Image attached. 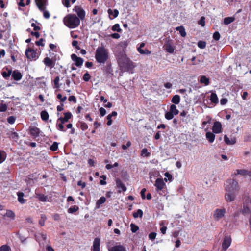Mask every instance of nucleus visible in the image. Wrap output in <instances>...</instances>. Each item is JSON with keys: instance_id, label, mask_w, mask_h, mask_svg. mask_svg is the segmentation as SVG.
<instances>
[{"instance_id": "1", "label": "nucleus", "mask_w": 251, "mask_h": 251, "mask_svg": "<svg viewBox=\"0 0 251 251\" xmlns=\"http://www.w3.org/2000/svg\"><path fill=\"white\" fill-rule=\"evenodd\" d=\"M117 59L119 66L122 71L132 73L135 65L124 52L119 53L117 55Z\"/></svg>"}, {"instance_id": "2", "label": "nucleus", "mask_w": 251, "mask_h": 251, "mask_svg": "<svg viewBox=\"0 0 251 251\" xmlns=\"http://www.w3.org/2000/svg\"><path fill=\"white\" fill-rule=\"evenodd\" d=\"M63 22L65 25L70 28L77 27L80 23L79 18L75 14H72L66 15L63 19Z\"/></svg>"}, {"instance_id": "3", "label": "nucleus", "mask_w": 251, "mask_h": 251, "mask_svg": "<svg viewBox=\"0 0 251 251\" xmlns=\"http://www.w3.org/2000/svg\"><path fill=\"white\" fill-rule=\"evenodd\" d=\"M108 52L103 46L99 47L95 52V58L98 63L104 64L108 59Z\"/></svg>"}, {"instance_id": "4", "label": "nucleus", "mask_w": 251, "mask_h": 251, "mask_svg": "<svg viewBox=\"0 0 251 251\" xmlns=\"http://www.w3.org/2000/svg\"><path fill=\"white\" fill-rule=\"evenodd\" d=\"M225 185L226 192L238 193L239 191V185L237 181L232 179H229L226 181Z\"/></svg>"}, {"instance_id": "5", "label": "nucleus", "mask_w": 251, "mask_h": 251, "mask_svg": "<svg viewBox=\"0 0 251 251\" xmlns=\"http://www.w3.org/2000/svg\"><path fill=\"white\" fill-rule=\"evenodd\" d=\"M226 213V211L224 208H217L214 211L213 218L214 220L218 221L224 217Z\"/></svg>"}, {"instance_id": "6", "label": "nucleus", "mask_w": 251, "mask_h": 251, "mask_svg": "<svg viewBox=\"0 0 251 251\" xmlns=\"http://www.w3.org/2000/svg\"><path fill=\"white\" fill-rule=\"evenodd\" d=\"M25 54L27 59L30 60H35L38 58L36 51L31 48L27 49Z\"/></svg>"}, {"instance_id": "7", "label": "nucleus", "mask_w": 251, "mask_h": 251, "mask_svg": "<svg viewBox=\"0 0 251 251\" xmlns=\"http://www.w3.org/2000/svg\"><path fill=\"white\" fill-rule=\"evenodd\" d=\"M73 11L76 12L78 18L79 20H83L85 17V11L84 10L79 6H75L73 8Z\"/></svg>"}, {"instance_id": "8", "label": "nucleus", "mask_w": 251, "mask_h": 251, "mask_svg": "<svg viewBox=\"0 0 251 251\" xmlns=\"http://www.w3.org/2000/svg\"><path fill=\"white\" fill-rule=\"evenodd\" d=\"M40 132V129L36 126H30L29 127V133L34 138L39 137Z\"/></svg>"}, {"instance_id": "9", "label": "nucleus", "mask_w": 251, "mask_h": 251, "mask_svg": "<svg viewBox=\"0 0 251 251\" xmlns=\"http://www.w3.org/2000/svg\"><path fill=\"white\" fill-rule=\"evenodd\" d=\"M72 60L75 62V65L77 67H81L84 62L83 58L78 57L75 54H72L71 55Z\"/></svg>"}, {"instance_id": "10", "label": "nucleus", "mask_w": 251, "mask_h": 251, "mask_svg": "<svg viewBox=\"0 0 251 251\" xmlns=\"http://www.w3.org/2000/svg\"><path fill=\"white\" fill-rule=\"evenodd\" d=\"M165 50L170 53H173L175 50V47L172 46V41L170 40H167L164 46Z\"/></svg>"}, {"instance_id": "11", "label": "nucleus", "mask_w": 251, "mask_h": 251, "mask_svg": "<svg viewBox=\"0 0 251 251\" xmlns=\"http://www.w3.org/2000/svg\"><path fill=\"white\" fill-rule=\"evenodd\" d=\"M238 193L231 192H226L225 195V198L226 201L227 202H232L235 200L236 196Z\"/></svg>"}, {"instance_id": "12", "label": "nucleus", "mask_w": 251, "mask_h": 251, "mask_svg": "<svg viewBox=\"0 0 251 251\" xmlns=\"http://www.w3.org/2000/svg\"><path fill=\"white\" fill-rule=\"evenodd\" d=\"M222 127L221 122L219 121H216L214 123L212 127V131L214 133L218 134L222 132Z\"/></svg>"}, {"instance_id": "13", "label": "nucleus", "mask_w": 251, "mask_h": 251, "mask_svg": "<svg viewBox=\"0 0 251 251\" xmlns=\"http://www.w3.org/2000/svg\"><path fill=\"white\" fill-rule=\"evenodd\" d=\"M116 184L117 188L119 189L118 193H121L122 192H125L126 191V185L122 182V181L119 178L116 179Z\"/></svg>"}, {"instance_id": "14", "label": "nucleus", "mask_w": 251, "mask_h": 251, "mask_svg": "<svg viewBox=\"0 0 251 251\" xmlns=\"http://www.w3.org/2000/svg\"><path fill=\"white\" fill-rule=\"evenodd\" d=\"M165 184L161 178H157L156 180L155 186L156 187V191L159 192L163 189Z\"/></svg>"}, {"instance_id": "15", "label": "nucleus", "mask_w": 251, "mask_h": 251, "mask_svg": "<svg viewBox=\"0 0 251 251\" xmlns=\"http://www.w3.org/2000/svg\"><path fill=\"white\" fill-rule=\"evenodd\" d=\"M37 6L40 11H44L46 5V0H35Z\"/></svg>"}, {"instance_id": "16", "label": "nucleus", "mask_w": 251, "mask_h": 251, "mask_svg": "<svg viewBox=\"0 0 251 251\" xmlns=\"http://www.w3.org/2000/svg\"><path fill=\"white\" fill-rule=\"evenodd\" d=\"M55 61L52 60V59L49 57H46L43 60V62L46 66H48L50 68L54 67L55 64Z\"/></svg>"}, {"instance_id": "17", "label": "nucleus", "mask_w": 251, "mask_h": 251, "mask_svg": "<svg viewBox=\"0 0 251 251\" xmlns=\"http://www.w3.org/2000/svg\"><path fill=\"white\" fill-rule=\"evenodd\" d=\"M109 251H127L126 248L122 245H117L109 249Z\"/></svg>"}, {"instance_id": "18", "label": "nucleus", "mask_w": 251, "mask_h": 251, "mask_svg": "<svg viewBox=\"0 0 251 251\" xmlns=\"http://www.w3.org/2000/svg\"><path fill=\"white\" fill-rule=\"evenodd\" d=\"M100 240L99 238H96L94 239L93 245V251H100Z\"/></svg>"}, {"instance_id": "19", "label": "nucleus", "mask_w": 251, "mask_h": 251, "mask_svg": "<svg viewBox=\"0 0 251 251\" xmlns=\"http://www.w3.org/2000/svg\"><path fill=\"white\" fill-rule=\"evenodd\" d=\"M251 213V205L244 204L242 209V213L244 215H247Z\"/></svg>"}, {"instance_id": "20", "label": "nucleus", "mask_w": 251, "mask_h": 251, "mask_svg": "<svg viewBox=\"0 0 251 251\" xmlns=\"http://www.w3.org/2000/svg\"><path fill=\"white\" fill-rule=\"evenodd\" d=\"M12 78L16 80L19 81L21 79L22 77V74L17 70H14L12 74Z\"/></svg>"}, {"instance_id": "21", "label": "nucleus", "mask_w": 251, "mask_h": 251, "mask_svg": "<svg viewBox=\"0 0 251 251\" xmlns=\"http://www.w3.org/2000/svg\"><path fill=\"white\" fill-rule=\"evenodd\" d=\"M230 244L231 239L227 237L224 238L223 242L222 243L223 249L224 250H226L230 246Z\"/></svg>"}, {"instance_id": "22", "label": "nucleus", "mask_w": 251, "mask_h": 251, "mask_svg": "<svg viewBox=\"0 0 251 251\" xmlns=\"http://www.w3.org/2000/svg\"><path fill=\"white\" fill-rule=\"evenodd\" d=\"M107 12L111 19L116 18L119 15V11L116 9L114 10L111 9H108Z\"/></svg>"}, {"instance_id": "23", "label": "nucleus", "mask_w": 251, "mask_h": 251, "mask_svg": "<svg viewBox=\"0 0 251 251\" xmlns=\"http://www.w3.org/2000/svg\"><path fill=\"white\" fill-rule=\"evenodd\" d=\"M145 46V44L144 43H141L140 44V46L138 48H137V50L138 51L142 54H150L151 53L150 51H149L148 50L146 49L145 50H144L142 49V48L144 47Z\"/></svg>"}, {"instance_id": "24", "label": "nucleus", "mask_w": 251, "mask_h": 251, "mask_svg": "<svg viewBox=\"0 0 251 251\" xmlns=\"http://www.w3.org/2000/svg\"><path fill=\"white\" fill-rule=\"evenodd\" d=\"M4 217L9 218L11 220H14L16 215L15 213L11 210H7L6 213L3 215Z\"/></svg>"}, {"instance_id": "25", "label": "nucleus", "mask_w": 251, "mask_h": 251, "mask_svg": "<svg viewBox=\"0 0 251 251\" xmlns=\"http://www.w3.org/2000/svg\"><path fill=\"white\" fill-rule=\"evenodd\" d=\"M206 138L209 143H212L215 140V135L213 132H207L206 133Z\"/></svg>"}, {"instance_id": "26", "label": "nucleus", "mask_w": 251, "mask_h": 251, "mask_svg": "<svg viewBox=\"0 0 251 251\" xmlns=\"http://www.w3.org/2000/svg\"><path fill=\"white\" fill-rule=\"evenodd\" d=\"M224 140L225 142L227 145H234L236 143V139L235 138H232L231 140H230L226 135L224 136Z\"/></svg>"}, {"instance_id": "27", "label": "nucleus", "mask_w": 251, "mask_h": 251, "mask_svg": "<svg viewBox=\"0 0 251 251\" xmlns=\"http://www.w3.org/2000/svg\"><path fill=\"white\" fill-rule=\"evenodd\" d=\"M106 201V198L102 196L96 202L95 209H99L100 205Z\"/></svg>"}, {"instance_id": "28", "label": "nucleus", "mask_w": 251, "mask_h": 251, "mask_svg": "<svg viewBox=\"0 0 251 251\" xmlns=\"http://www.w3.org/2000/svg\"><path fill=\"white\" fill-rule=\"evenodd\" d=\"M176 30L179 32V33L182 37H184L186 36L185 29L183 26H180L176 27Z\"/></svg>"}, {"instance_id": "29", "label": "nucleus", "mask_w": 251, "mask_h": 251, "mask_svg": "<svg viewBox=\"0 0 251 251\" xmlns=\"http://www.w3.org/2000/svg\"><path fill=\"white\" fill-rule=\"evenodd\" d=\"M18 196V201L21 203L23 204L26 202V200L23 198L24 196V194L23 192H19L17 193Z\"/></svg>"}, {"instance_id": "30", "label": "nucleus", "mask_w": 251, "mask_h": 251, "mask_svg": "<svg viewBox=\"0 0 251 251\" xmlns=\"http://www.w3.org/2000/svg\"><path fill=\"white\" fill-rule=\"evenodd\" d=\"M36 198L38 199L39 201L42 202H45L47 201L48 197L43 194L36 193Z\"/></svg>"}, {"instance_id": "31", "label": "nucleus", "mask_w": 251, "mask_h": 251, "mask_svg": "<svg viewBox=\"0 0 251 251\" xmlns=\"http://www.w3.org/2000/svg\"><path fill=\"white\" fill-rule=\"evenodd\" d=\"M41 118L43 121H47L49 117V115L46 110H43L41 112Z\"/></svg>"}, {"instance_id": "32", "label": "nucleus", "mask_w": 251, "mask_h": 251, "mask_svg": "<svg viewBox=\"0 0 251 251\" xmlns=\"http://www.w3.org/2000/svg\"><path fill=\"white\" fill-rule=\"evenodd\" d=\"M210 100L212 102L215 104L218 103V98L217 95L215 93H212L210 95Z\"/></svg>"}, {"instance_id": "33", "label": "nucleus", "mask_w": 251, "mask_h": 251, "mask_svg": "<svg viewBox=\"0 0 251 251\" xmlns=\"http://www.w3.org/2000/svg\"><path fill=\"white\" fill-rule=\"evenodd\" d=\"M180 97L178 95H174L172 100L171 102L175 104H178L180 102Z\"/></svg>"}, {"instance_id": "34", "label": "nucleus", "mask_w": 251, "mask_h": 251, "mask_svg": "<svg viewBox=\"0 0 251 251\" xmlns=\"http://www.w3.org/2000/svg\"><path fill=\"white\" fill-rule=\"evenodd\" d=\"M169 111L174 115H176L179 113L178 110L177 109L176 106L175 104L171 105Z\"/></svg>"}, {"instance_id": "35", "label": "nucleus", "mask_w": 251, "mask_h": 251, "mask_svg": "<svg viewBox=\"0 0 251 251\" xmlns=\"http://www.w3.org/2000/svg\"><path fill=\"white\" fill-rule=\"evenodd\" d=\"M200 82L201 83L204 84L205 85H208L210 83L209 79L204 75L201 76Z\"/></svg>"}, {"instance_id": "36", "label": "nucleus", "mask_w": 251, "mask_h": 251, "mask_svg": "<svg viewBox=\"0 0 251 251\" xmlns=\"http://www.w3.org/2000/svg\"><path fill=\"white\" fill-rule=\"evenodd\" d=\"M236 172L234 173L235 175H240L242 176H247L248 170L245 169H237L236 170Z\"/></svg>"}, {"instance_id": "37", "label": "nucleus", "mask_w": 251, "mask_h": 251, "mask_svg": "<svg viewBox=\"0 0 251 251\" xmlns=\"http://www.w3.org/2000/svg\"><path fill=\"white\" fill-rule=\"evenodd\" d=\"M46 219L47 217L45 214H42L41 215L40 219L39 221V224L41 226H44Z\"/></svg>"}, {"instance_id": "38", "label": "nucleus", "mask_w": 251, "mask_h": 251, "mask_svg": "<svg viewBox=\"0 0 251 251\" xmlns=\"http://www.w3.org/2000/svg\"><path fill=\"white\" fill-rule=\"evenodd\" d=\"M235 20V18L234 17H226L224 19V23L226 25H227L232 22H233Z\"/></svg>"}, {"instance_id": "39", "label": "nucleus", "mask_w": 251, "mask_h": 251, "mask_svg": "<svg viewBox=\"0 0 251 251\" xmlns=\"http://www.w3.org/2000/svg\"><path fill=\"white\" fill-rule=\"evenodd\" d=\"M60 77L59 76L55 77L54 82V88L58 89L60 88L61 85L59 84Z\"/></svg>"}, {"instance_id": "40", "label": "nucleus", "mask_w": 251, "mask_h": 251, "mask_svg": "<svg viewBox=\"0 0 251 251\" xmlns=\"http://www.w3.org/2000/svg\"><path fill=\"white\" fill-rule=\"evenodd\" d=\"M151 155V153L148 151V150L147 148H144L141 151V155L144 157H148L150 156Z\"/></svg>"}, {"instance_id": "41", "label": "nucleus", "mask_w": 251, "mask_h": 251, "mask_svg": "<svg viewBox=\"0 0 251 251\" xmlns=\"http://www.w3.org/2000/svg\"><path fill=\"white\" fill-rule=\"evenodd\" d=\"M19 139V136L18 134L16 132H14L12 134V136L10 139L12 140V141L17 142L18 140Z\"/></svg>"}, {"instance_id": "42", "label": "nucleus", "mask_w": 251, "mask_h": 251, "mask_svg": "<svg viewBox=\"0 0 251 251\" xmlns=\"http://www.w3.org/2000/svg\"><path fill=\"white\" fill-rule=\"evenodd\" d=\"M143 212L141 209H138L136 212L133 213L134 218H136L138 217H142L143 216Z\"/></svg>"}, {"instance_id": "43", "label": "nucleus", "mask_w": 251, "mask_h": 251, "mask_svg": "<svg viewBox=\"0 0 251 251\" xmlns=\"http://www.w3.org/2000/svg\"><path fill=\"white\" fill-rule=\"evenodd\" d=\"M78 210H79V207L77 206L74 205V206H72L71 207H70L68 210V212L69 213H73L75 212H76Z\"/></svg>"}, {"instance_id": "44", "label": "nucleus", "mask_w": 251, "mask_h": 251, "mask_svg": "<svg viewBox=\"0 0 251 251\" xmlns=\"http://www.w3.org/2000/svg\"><path fill=\"white\" fill-rule=\"evenodd\" d=\"M198 47L201 49H204L206 46V42L204 41H199L197 43Z\"/></svg>"}, {"instance_id": "45", "label": "nucleus", "mask_w": 251, "mask_h": 251, "mask_svg": "<svg viewBox=\"0 0 251 251\" xmlns=\"http://www.w3.org/2000/svg\"><path fill=\"white\" fill-rule=\"evenodd\" d=\"M131 230L133 233H136L139 230V227L134 223L130 224Z\"/></svg>"}, {"instance_id": "46", "label": "nucleus", "mask_w": 251, "mask_h": 251, "mask_svg": "<svg viewBox=\"0 0 251 251\" xmlns=\"http://www.w3.org/2000/svg\"><path fill=\"white\" fill-rule=\"evenodd\" d=\"M50 150L52 151H56L58 149V143L54 142L50 147Z\"/></svg>"}, {"instance_id": "47", "label": "nucleus", "mask_w": 251, "mask_h": 251, "mask_svg": "<svg viewBox=\"0 0 251 251\" xmlns=\"http://www.w3.org/2000/svg\"><path fill=\"white\" fill-rule=\"evenodd\" d=\"M112 30L114 31H117L118 32H120L122 31V29L120 27V25L119 24H115L112 27Z\"/></svg>"}, {"instance_id": "48", "label": "nucleus", "mask_w": 251, "mask_h": 251, "mask_svg": "<svg viewBox=\"0 0 251 251\" xmlns=\"http://www.w3.org/2000/svg\"><path fill=\"white\" fill-rule=\"evenodd\" d=\"M0 251H11V250L9 246L3 245L0 247Z\"/></svg>"}, {"instance_id": "49", "label": "nucleus", "mask_w": 251, "mask_h": 251, "mask_svg": "<svg viewBox=\"0 0 251 251\" xmlns=\"http://www.w3.org/2000/svg\"><path fill=\"white\" fill-rule=\"evenodd\" d=\"M174 115L171 113L170 111L167 112L165 114V117L167 120H171L173 118Z\"/></svg>"}, {"instance_id": "50", "label": "nucleus", "mask_w": 251, "mask_h": 251, "mask_svg": "<svg viewBox=\"0 0 251 251\" xmlns=\"http://www.w3.org/2000/svg\"><path fill=\"white\" fill-rule=\"evenodd\" d=\"M11 74H12V71L11 70H10L7 72H3L2 73V76L4 78L7 79L11 75Z\"/></svg>"}, {"instance_id": "51", "label": "nucleus", "mask_w": 251, "mask_h": 251, "mask_svg": "<svg viewBox=\"0 0 251 251\" xmlns=\"http://www.w3.org/2000/svg\"><path fill=\"white\" fill-rule=\"evenodd\" d=\"M205 18L203 16L201 17L200 19L198 21V24L200 25L201 26L203 27L205 25Z\"/></svg>"}, {"instance_id": "52", "label": "nucleus", "mask_w": 251, "mask_h": 251, "mask_svg": "<svg viewBox=\"0 0 251 251\" xmlns=\"http://www.w3.org/2000/svg\"><path fill=\"white\" fill-rule=\"evenodd\" d=\"M90 78H91V75L89 74L88 72H86L84 74L83 76V79L85 81H86V82L88 81L90 79Z\"/></svg>"}, {"instance_id": "53", "label": "nucleus", "mask_w": 251, "mask_h": 251, "mask_svg": "<svg viewBox=\"0 0 251 251\" xmlns=\"http://www.w3.org/2000/svg\"><path fill=\"white\" fill-rule=\"evenodd\" d=\"M64 124H62V123L60 122V123L57 125V128L60 131L65 132L66 130L64 129V126H63Z\"/></svg>"}, {"instance_id": "54", "label": "nucleus", "mask_w": 251, "mask_h": 251, "mask_svg": "<svg viewBox=\"0 0 251 251\" xmlns=\"http://www.w3.org/2000/svg\"><path fill=\"white\" fill-rule=\"evenodd\" d=\"M57 98L58 99L60 100V102L61 103H63L66 100L67 97L66 96L62 97V95L61 94H58L57 95Z\"/></svg>"}, {"instance_id": "55", "label": "nucleus", "mask_w": 251, "mask_h": 251, "mask_svg": "<svg viewBox=\"0 0 251 251\" xmlns=\"http://www.w3.org/2000/svg\"><path fill=\"white\" fill-rule=\"evenodd\" d=\"M88 125L86 123H84V122H80V128L82 130H86V129H88Z\"/></svg>"}, {"instance_id": "56", "label": "nucleus", "mask_w": 251, "mask_h": 251, "mask_svg": "<svg viewBox=\"0 0 251 251\" xmlns=\"http://www.w3.org/2000/svg\"><path fill=\"white\" fill-rule=\"evenodd\" d=\"M213 38L215 40L218 41L220 39V34L219 32L215 31L213 35Z\"/></svg>"}, {"instance_id": "57", "label": "nucleus", "mask_w": 251, "mask_h": 251, "mask_svg": "<svg viewBox=\"0 0 251 251\" xmlns=\"http://www.w3.org/2000/svg\"><path fill=\"white\" fill-rule=\"evenodd\" d=\"M7 109V106L5 104H0V112H5Z\"/></svg>"}, {"instance_id": "58", "label": "nucleus", "mask_w": 251, "mask_h": 251, "mask_svg": "<svg viewBox=\"0 0 251 251\" xmlns=\"http://www.w3.org/2000/svg\"><path fill=\"white\" fill-rule=\"evenodd\" d=\"M128 44H129V41L128 40H126V41L121 42L120 43V46L123 48H126L127 47Z\"/></svg>"}, {"instance_id": "59", "label": "nucleus", "mask_w": 251, "mask_h": 251, "mask_svg": "<svg viewBox=\"0 0 251 251\" xmlns=\"http://www.w3.org/2000/svg\"><path fill=\"white\" fill-rule=\"evenodd\" d=\"M156 233L154 232H151L149 235V238L151 240H153L155 239Z\"/></svg>"}, {"instance_id": "60", "label": "nucleus", "mask_w": 251, "mask_h": 251, "mask_svg": "<svg viewBox=\"0 0 251 251\" xmlns=\"http://www.w3.org/2000/svg\"><path fill=\"white\" fill-rule=\"evenodd\" d=\"M44 40L43 38H41L38 41L35 42V44L38 46H41L43 47L44 46V44L43 43Z\"/></svg>"}, {"instance_id": "61", "label": "nucleus", "mask_w": 251, "mask_h": 251, "mask_svg": "<svg viewBox=\"0 0 251 251\" xmlns=\"http://www.w3.org/2000/svg\"><path fill=\"white\" fill-rule=\"evenodd\" d=\"M7 122L10 124H13L15 121V118L14 116H9L7 119Z\"/></svg>"}, {"instance_id": "62", "label": "nucleus", "mask_w": 251, "mask_h": 251, "mask_svg": "<svg viewBox=\"0 0 251 251\" xmlns=\"http://www.w3.org/2000/svg\"><path fill=\"white\" fill-rule=\"evenodd\" d=\"M62 2L64 6L67 8L70 6L69 0H62Z\"/></svg>"}, {"instance_id": "63", "label": "nucleus", "mask_w": 251, "mask_h": 251, "mask_svg": "<svg viewBox=\"0 0 251 251\" xmlns=\"http://www.w3.org/2000/svg\"><path fill=\"white\" fill-rule=\"evenodd\" d=\"M72 45L73 47H75L77 50H80V48L78 45V41L76 40H73L72 43Z\"/></svg>"}, {"instance_id": "64", "label": "nucleus", "mask_w": 251, "mask_h": 251, "mask_svg": "<svg viewBox=\"0 0 251 251\" xmlns=\"http://www.w3.org/2000/svg\"><path fill=\"white\" fill-rule=\"evenodd\" d=\"M64 117L66 119H67V120L68 121V120L71 119V118L72 117V115L71 114V112H66V113H64Z\"/></svg>"}]
</instances>
